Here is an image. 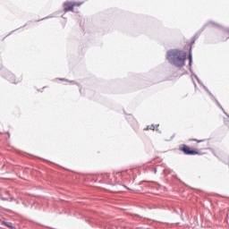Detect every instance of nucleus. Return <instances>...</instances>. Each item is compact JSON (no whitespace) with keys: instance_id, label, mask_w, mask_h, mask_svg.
I'll return each mask as SVG.
<instances>
[{"instance_id":"39448f33","label":"nucleus","mask_w":229,"mask_h":229,"mask_svg":"<svg viewBox=\"0 0 229 229\" xmlns=\"http://www.w3.org/2000/svg\"><path fill=\"white\" fill-rule=\"evenodd\" d=\"M191 140H193L194 142H198V144H201V142H207L206 140H196V139H193Z\"/></svg>"},{"instance_id":"423d86ee","label":"nucleus","mask_w":229,"mask_h":229,"mask_svg":"<svg viewBox=\"0 0 229 229\" xmlns=\"http://www.w3.org/2000/svg\"><path fill=\"white\" fill-rule=\"evenodd\" d=\"M81 4H83V2H73V8L75 6H81Z\"/></svg>"},{"instance_id":"f03ea898","label":"nucleus","mask_w":229,"mask_h":229,"mask_svg":"<svg viewBox=\"0 0 229 229\" xmlns=\"http://www.w3.org/2000/svg\"><path fill=\"white\" fill-rule=\"evenodd\" d=\"M179 149H180V151H182V153H184V155H199V152L191 148V147H189L185 144L181 145Z\"/></svg>"},{"instance_id":"7ed1b4c3","label":"nucleus","mask_w":229,"mask_h":229,"mask_svg":"<svg viewBox=\"0 0 229 229\" xmlns=\"http://www.w3.org/2000/svg\"><path fill=\"white\" fill-rule=\"evenodd\" d=\"M64 12H74V4L73 2H64L63 4Z\"/></svg>"},{"instance_id":"0eeeda50","label":"nucleus","mask_w":229,"mask_h":229,"mask_svg":"<svg viewBox=\"0 0 229 229\" xmlns=\"http://www.w3.org/2000/svg\"><path fill=\"white\" fill-rule=\"evenodd\" d=\"M197 148H199V149H207V148H208V143H206L203 147L198 145Z\"/></svg>"},{"instance_id":"f257e3e1","label":"nucleus","mask_w":229,"mask_h":229,"mask_svg":"<svg viewBox=\"0 0 229 229\" xmlns=\"http://www.w3.org/2000/svg\"><path fill=\"white\" fill-rule=\"evenodd\" d=\"M187 54L181 50H170L166 53V60L175 67H183Z\"/></svg>"},{"instance_id":"6e6552de","label":"nucleus","mask_w":229,"mask_h":229,"mask_svg":"<svg viewBox=\"0 0 229 229\" xmlns=\"http://www.w3.org/2000/svg\"><path fill=\"white\" fill-rule=\"evenodd\" d=\"M189 62L191 65V64H192V55L191 53L189 54Z\"/></svg>"},{"instance_id":"1a4fd4ad","label":"nucleus","mask_w":229,"mask_h":229,"mask_svg":"<svg viewBox=\"0 0 229 229\" xmlns=\"http://www.w3.org/2000/svg\"><path fill=\"white\" fill-rule=\"evenodd\" d=\"M225 125L227 126V128H229V121L228 120H225Z\"/></svg>"},{"instance_id":"20e7f679","label":"nucleus","mask_w":229,"mask_h":229,"mask_svg":"<svg viewBox=\"0 0 229 229\" xmlns=\"http://www.w3.org/2000/svg\"><path fill=\"white\" fill-rule=\"evenodd\" d=\"M11 81H12V83L17 84V83H19V81H21V78H19L18 80H15V77H13L11 79Z\"/></svg>"}]
</instances>
